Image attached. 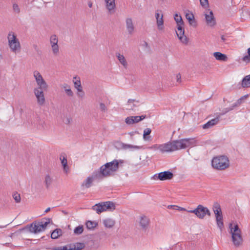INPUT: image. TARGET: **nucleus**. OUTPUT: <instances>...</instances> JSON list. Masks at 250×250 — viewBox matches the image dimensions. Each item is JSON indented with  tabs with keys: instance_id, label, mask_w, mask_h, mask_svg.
<instances>
[{
	"instance_id": "1",
	"label": "nucleus",
	"mask_w": 250,
	"mask_h": 250,
	"mask_svg": "<svg viewBox=\"0 0 250 250\" xmlns=\"http://www.w3.org/2000/svg\"><path fill=\"white\" fill-rule=\"evenodd\" d=\"M124 162V160L121 159H114L111 162L106 163L101 167L99 173L104 177L112 175L122 166Z\"/></svg>"
},
{
	"instance_id": "2",
	"label": "nucleus",
	"mask_w": 250,
	"mask_h": 250,
	"mask_svg": "<svg viewBox=\"0 0 250 250\" xmlns=\"http://www.w3.org/2000/svg\"><path fill=\"white\" fill-rule=\"evenodd\" d=\"M229 233L231 234V241L233 245L236 247H239L243 243V238L241 235V230L237 224L230 223L229 225Z\"/></svg>"
},
{
	"instance_id": "3",
	"label": "nucleus",
	"mask_w": 250,
	"mask_h": 250,
	"mask_svg": "<svg viewBox=\"0 0 250 250\" xmlns=\"http://www.w3.org/2000/svg\"><path fill=\"white\" fill-rule=\"evenodd\" d=\"M174 19L177 26L178 32H176L177 36L182 43L187 44L188 42V40L186 36L185 35V30L183 27L184 23L182 17L177 13H176L174 15Z\"/></svg>"
},
{
	"instance_id": "4",
	"label": "nucleus",
	"mask_w": 250,
	"mask_h": 250,
	"mask_svg": "<svg viewBox=\"0 0 250 250\" xmlns=\"http://www.w3.org/2000/svg\"><path fill=\"white\" fill-rule=\"evenodd\" d=\"M213 168L218 170H224L229 166V158L225 155H220L214 157L211 161Z\"/></svg>"
},
{
	"instance_id": "5",
	"label": "nucleus",
	"mask_w": 250,
	"mask_h": 250,
	"mask_svg": "<svg viewBox=\"0 0 250 250\" xmlns=\"http://www.w3.org/2000/svg\"><path fill=\"white\" fill-rule=\"evenodd\" d=\"M92 208L96 211L97 213L100 214L107 210L113 211L115 209V204L110 201L103 202L95 204Z\"/></svg>"
},
{
	"instance_id": "6",
	"label": "nucleus",
	"mask_w": 250,
	"mask_h": 250,
	"mask_svg": "<svg viewBox=\"0 0 250 250\" xmlns=\"http://www.w3.org/2000/svg\"><path fill=\"white\" fill-rule=\"evenodd\" d=\"M212 208L215 215L217 227L220 231H222L224 227V223L223 221V215L220 205L218 203L215 202L213 204Z\"/></svg>"
},
{
	"instance_id": "7",
	"label": "nucleus",
	"mask_w": 250,
	"mask_h": 250,
	"mask_svg": "<svg viewBox=\"0 0 250 250\" xmlns=\"http://www.w3.org/2000/svg\"><path fill=\"white\" fill-rule=\"evenodd\" d=\"M46 221H41L31 224L29 227V231L34 233H37L44 231L47 226L50 223V219L46 218Z\"/></svg>"
},
{
	"instance_id": "8",
	"label": "nucleus",
	"mask_w": 250,
	"mask_h": 250,
	"mask_svg": "<svg viewBox=\"0 0 250 250\" xmlns=\"http://www.w3.org/2000/svg\"><path fill=\"white\" fill-rule=\"evenodd\" d=\"M178 149H185L195 145L196 141L194 138H184L176 140Z\"/></svg>"
},
{
	"instance_id": "9",
	"label": "nucleus",
	"mask_w": 250,
	"mask_h": 250,
	"mask_svg": "<svg viewBox=\"0 0 250 250\" xmlns=\"http://www.w3.org/2000/svg\"><path fill=\"white\" fill-rule=\"evenodd\" d=\"M160 147L161 152L162 153L171 152L178 150L176 140L161 144Z\"/></svg>"
},
{
	"instance_id": "10",
	"label": "nucleus",
	"mask_w": 250,
	"mask_h": 250,
	"mask_svg": "<svg viewBox=\"0 0 250 250\" xmlns=\"http://www.w3.org/2000/svg\"><path fill=\"white\" fill-rule=\"evenodd\" d=\"M206 23L210 27H213L216 24V19L214 16L212 11L208 9L204 12Z\"/></svg>"
},
{
	"instance_id": "11",
	"label": "nucleus",
	"mask_w": 250,
	"mask_h": 250,
	"mask_svg": "<svg viewBox=\"0 0 250 250\" xmlns=\"http://www.w3.org/2000/svg\"><path fill=\"white\" fill-rule=\"evenodd\" d=\"M173 177V174L170 171H165L154 174L152 179L155 180L165 181L171 179Z\"/></svg>"
},
{
	"instance_id": "12",
	"label": "nucleus",
	"mask_w": 250,
	"mask_h": 250,
	"mask_svg": "<svg viewBox=\"0 0 250 250\" xmlns=\"http://www.w3.org/2000/svg\"><path fill=\"white\" fill-rule=\"evenodd\" d=\"M46 89H42L40 88H35L34 92L37 100L38 104L40 105H42L45 103V97L43 93V90Z\"/></svg>"
},
{
	"instance_id": "13",
	"label": "nucleus",
	"mask_w": 250,
	"mask_h": 250,
	"mask_svg": "<svg viewBox=\"0 0 250 250\" xmlns=\"http://www.w3.org/2000/svg\"><path fill=\"white\" fill-rule=\"evenodd\" d=\"M195 211L196 212V216L200 219H203L206 214L210 216L211 214L210 211L207 207H205L201 205L197 207Z\"/></svg>"
},
{
	"instance_id": "14",
	"label": "nucleus",
	"mask_w": 250,
	"mask_h": 250,
	"mask_svg": "<svg viewBox=\"0 0 250 250\" xmlns=\"http://www.w3.org/2000/svg\"><path fill=\"white\" fill-rule=\"evenodd\" d=\"M33 74L37 85H38L37 88L47 89L48 85L41 74L38 71H35Z\"/></svg>"
},
{
	"instance_id": "15",
	"label": "nucleus",
	"mask_w": 250,
	"mask_h": 250,
	"mask_svg": "<svg viewBox=\"0 0 250 250\" xmlns=\"http://www.w3.org/2000/svg\"><path fill=\"white\" fill-rule=\"evenodd\" d=\"M100 174L99 172L94 173L91 176L88 177L82 183L81 186L85 187L86 188H90L93 182L94 179Z\"/></svg>"
},
{
	"instance_id": "16",
	"label": "nucleus",
	"mask_w": 250,
	"mask_h": 250,
	"mask_svg": "<svg viewBox=\"0 0 250 250\" xmlns=\"http://www.w3.org/2000/svg\"><path fill=\"white\" fill-rule=\"evenodd\" d=\"M125 26L128 34L132 35L135 30V26L133 23L132 20L131 18H127L125 20Z\"/></svg>"
},
{
	"instance_id": "17",
	"label": "nucleus",
	"mask_w": 250,
	"mask_h": 250,
	"mask_svg": "<svg viewBox=\"0 0 250 250\" xmlns=\"http://www.w3.org/2000/svg\"><path fill=\"white\" fill-rule=\"evenodd\" d=\"M220 119V115H217L215 118L208 121L207 123L203 125V128L204 129H208L211 128V127H212L213 126L219 123Z\"/></svg>"
},
{
	"instance_id": "18",
	"label": "nucleus",
	"mask_w": 250,
	"mask_h": 250,
	"mask_svg": "<svg viewBox=\"0 0 250 250\" xmlns=\"http://www.w3.org/2000/svg\"><path fill=\"white\" fill-rule=\"evenodd\" d=\"M149 223V220L147 217L142 216L141 217L140 225L143 230H146L148 228Z\"/></svg>"
},
{
	"instance_id": "19",
	"label": "nucleus",
	"mask_w": 250,
	"mask_h": 250,
	"mask_svg": "<svg viewBox=\"0 0 250 250\" xmlns=\"http://www.w3.org/2000/svg\"><path fill=\"white\" fill-rule=\"evenodd\" d=\"M241 87L246 88L250 86V75L246 76L242 80L241 83L239 84Z\"/></svg>"
},
{
	"instance_id": "20",
	"label": "nucleus",
	"mask_w": 250,
	"mask_h": 250,
	"mask_svg": "<svg viewBox=\"0 0 250 250\" xmlns=\"http://www.w3.org/2000/svg\"><path fill=\"white\" fill-rule=\"evenodd\" d=\"M122 148L124 149H140L142 146H139L132 145L130 144H126L123 143H120Z\"/></svg>"
},
{
	"instance_id": "21",
	"label": "nucleus",
	"mask_w": 250,
	"mask_h": 250,
	"mask_svg": "<svg viewBox=\"0 0 250 250\" xmlns=\"http://www.w3.org/2000/svg\"><path fill=\"white\" fill-rule=\"evenodd\" d=\"M213 56L217 60L220 61H226L228 59L226 55L219 52H216L213 53Z\"/></svg>"
},
{
	"instance_id": "22",
	"label": "nucleus",
	"mask_w": 250,
	"mask_h": 250,
	"mask_svg": "<svg viewBox=\"0 0 250 250\" xmlns=\"http://www.w3.org/2000/svg\"><path fill=\"white\" fill-rule=\"evenodd\" d=\"M104 1L106 4V7L109 11L115 9V0H104Z\"/></svg>"
},
{
	"instance_id": "23",
	"label": "nucleus",
	"mask_w": 250,
	"mask_h": 250,
	"mask_svg": "<svg viewBox=\"0 0 250 250\" xmlns=\"http://www.w3.org/2000/svg\"><path fill=\"white\" fill-rule=\"evenodd\" d=\"M116 57H117L120 62L124 66V67L126 68L127 66V63L124 55H121L120 53H116Z\"/></svg>"
},
{
	"instance_id": "24",
	"label": "nucleus",
	"mask_w": 250,
	"mask_h": 250,
	"mask_svg": "<svg viewBox=\"0 0 250 250\" xmlns=\"http://www.w3.org/2000/svg\"><path fill=\"white\" fill-rule=\"evenodd\" d=\"M62 230L60 229H56L54 230L51 234L52 239H57L60 236L62 235Z\"/></svg>"
},
{
	"instance_id": "25",
	"label": "nucleus",
	"mask_w": 250,
	"mask_h": 250,
	"mask_svg": "<svg viewBox=\"0 0 250 250\" xmlns=\"http://www.w3.org/2000/svg\"><path fill=\"white\" fill-rule=\"evenodd\" d=\"M53 178L51 177L49 174H47L45 176L44 179V183L47 188H49L53 182Z\"/></svg>"
},
{
	"instance_id": "26",
	"label": "nucleus",
	"mask_w": 250,
	"mask_h": 250,
	"mask_svg": "<svg viewBox=\"0 0 250 250\" xmlns=\"http://www.w3.org/2000/svg\"><path fill=\"white\" fill-rule=\"evenodd\" d=\"M104 224L105 227L111 228L115 224V221L110 218H107L104 220Z\"/></svg>"
},
{
	"instance_id": "27",
	"label": "nucleus",
	"mask_w": 250,
	"mask_h": 250,
	"mask_svg": "<svg viewBox=\"0 0 250 250\" xmlns=\"http://www.w3.org/2000/svg\"><path fill=\"white\" fill-rule=\"evenodd\" d=\"M249 95L246 94L244 96H242L240 98H239L236 102L234 103L235 104H236V106H238L239 105L241 104L242 103H245L249 98Z\"/></svg>"
},
{
	"instance_id": "28",
	"label": "nucleus",
	"mask_w": 250,
	"mask_h": 250,
	"mask_svg": "<svg viewBox=\"0 0 250 250\" xmlns=\"http://www.w3.org/2000/svg\"><path fill=\"white\" fill-rule=\"evenodd\" d=\"M10 49L14 52H15L18 48L20 47V43L19 41L14 42V43H9Z\"/></svg>"
},
{
	"instance_id": "29",
	"label": "nucleus",
	"mask_w": 250,
	"mask_h": 250,
	"mask_svg": "<svg viewBox=\"0 0 250 250\" xmlns=\"http://www.w3.org/2000/svg\"><path fill=\"white\" fill-rule=\"evenodd\" d=\"M8 43H14V42L19 41L17 39L16 35L12 32L9 33L8 35Z\"/></svg>"
},
{
	"instance_id": "30",
	"label": "nucleus",
	"mask_w": 250,
	"mask_h": 250,
	"mask_svg": "<svg viewBox=\"0 0 250 250\" xmlns=\"http://www.w3.org/2000/svg\"><path fill=\"white\" fill-rule=\"evenodd\" d=\"M132 104V106H130L129 109H134V107L139 106V102L134 99H129L127 101V105H130Z\"/></svg>"
},
{
	"instance_id": "31",
	"label": "nucleus",
	"mask_w": 250,
	"mask_h": 250,
	"mask_svg": "<svg viewBox=\"0 0 250 250\" xmlns=\"http://www.w3.org/2000/svg\"><path fill=\"white\" fill-rule=\"evenodd\" d=\"M85 225L88 229H93L96 227L97 223L95 221H88Z\"/></svg>"
},
{
	"instance_id": "32",
	"label": "nucleus",
	"mask_w": 250,
	"mask_h": 250,
	"mask_svg": "<svg viewBox=\"0 0 250 250\" xmlns=\"http://www.w3.org/2000/svg\"><path fill=\"white\" fill-rule=\"evenodd\" d=\"M151 130L150 128H146L144 130L143 138L145 140H149L150 137L149 135L151 133Z\"/></svg>"
},
{
	"instance_id": "33",
	"label": "nucleus",
	"mask_w": 250,
	"mask_h": 250,
	"mask_svg": "<svg viewBox=\"0 0 250 250\" xmlns=\"http://www.w3.org/2000/svg\"><path fill=\"white\" fill-rule=\"evenodd\" d=\"M235 107H236V104H233L230 106L224 108L222 111V113H219L218 115H220V116L221 115H224L227 113L229 112V111L233 110Z\"/></svg>"
},
{
	"instance_id": "34",
	"label": "nucleus",
	"mask_w": 250,
	"mask_h": 250,
	"mask_svg": "<svg viewBox=\"0 0 250 250\" xmlns=\"http://www.w3.org/2000/svg\"><path fill=\"white\" fill-rule=\"evenodd\" d=\"M58 39L56 35H52L50 38V43L51 45L58 44Z\"/></svg>"
},
{
	"instance_id": "35",
	"label": "nucleus",
	"mask_w": 250,
	"mask_h": 250,
	"mask_svg": "<svg viewBox=\"0 0 250 250\" xmlns=\"http://www.w3.org/2000/svg\"><path fill=\"white\" fill-rule=\"evenodd\" d=\"M84 247V244L82 243H77L72 247V250H81Z\"/></svg>"
},
{
	"instance_id": "36",
	"label": "nucleus",
	"mask_w": 250,
	"mask_h": 250,
	"mask_svg": "<svg viewBox=\"0 0 250 250\" xmlns=\"http://www.w3.org/2000/svg\"><path fill=\"white\" fill-rule=\"evenodd\" d=\"M186 18L190 24H192L193 22H195L194 17L192 14L187 13Z\"/></svg>"
},
{
	"instance_id": "37",
	"label": "nucleus",
	"mask_w": 250,
	"mask_h": 250,
	"mask_svg": "<svg viewBox=\"0 0 250 250\" xmlns=\"http://www.w3.org/2000/svg\"><path fill=\"white\" fill-rule=\"evenodd\" d=\"M163 18V16L162 15L159 18V19H156L157 25L159 29H161L162 28L161 26H163L164 24V21Z\"/></svg>"
},
{
	"instance_id": "38",
	"label": "nucleus",
	"mask_w": 250,
	"mask_h": 250,
	"mask_svg": "<svg viewBox=\"0 0 250 250\" xmlns=\"http://www.w3.org/2000/svg\"><path fill=\"white\" fill-rule=\"evenodd\" d=\"M83 226H79L75 228L74 230V232L76 234L80 235L83 233Z\"/></svg>"
},
{
	"instance_id": "39",
	"label": "nucleus",
	"mask_w": 250,
	"mask_h": 250,
	"mask_svg": "<svg viewBox=\"0 0 250 250\" xmlns=\"http://www.w3.org/2000/svg\"><path fill=\"white\" fill-rule=\"evenodd\" d=\"M134 123H137L146 118V115L133 116Z\"/></svg>"
},
{
	"instance_id": "40",
	"label": "nucleus",
	"mask_w": 250,
	"mask_h": 250,
	"mask_svg": "<svg viewBox=\"0 0 250 250\" xmlns=\"http://www.w3.org/2000/svg\"><path fill=\"white\" fill-rule=\"evenodd\" d=\"M52 50L54 55H57L59 52V47L58 44L51 45Z\"/></svg>"
},
{
	"instance_id": "41",
	"label": "nucleus",
	"mask_w": 250,
	"mask_h": 250,
	"mask_svg": "<svg viewBox=\"0 0 250 250\" xmlns=\"http://www.w3.org/2000/svg\"><path fill=\"white\" fill-rule=\"evenodd\" d=\"M125 122L127 125H132L135 124L133 116L127 117L125 120Z\"/></svg>"
},
{
	"instance_id": "42",
	"label": "nucleus",
	"mask_w": 250,
	"mask_h": 250,
	"mask_svg": "<svg viewBox=\"0 0 250 250\" xmlns=\"http://www.w3.org/2000/svg\"><path fill=\"white\" fill-rule=\"evenodd\" d=\"M13 197L16 203L20 202L21 199L20 194H18L17 192L14 193L13 194Z\"/></svg>"
},
{
	"instance_id": "43",
	"label": "nucleus",
	"mask_w": 250,
	"mask_h": 250,
	"mask_svg": "<svg viewBox=\"0 0 250 250\" xmlns=\"http://www.w3.org/2000/svg\"><path fill=\"white\" fill-rule=\"evenodd\" d=\"M248 54L243 58V60L245 62H249L250 61V47L247 49Z\"/></svg>"
},
{
	"instance_id": "44",
	"label": "nucleus",
	"mask_w": 250,
	"mask_h": 250,
	"mask_svg": "<svg viewBox=\"0 0 250 250\" xmlns=\"http://www.w3.org/2000/svg\"><path fill=\"white\" fill-rule=\"evenodd\" d=\"M60 159L61 160V163H62V165L63 167V168L64 169H65V168L67 167V159L65 157H63L62 159V158L61 157L60 158Z\"/></svg>"
},
{
	"instance_id": "45",
	"label": "nucleus",
	"mask_w": 250,
	"mask_h": 250,
	"mask_svg": "<svg viewBox=\"0 0 250 250\" xmlns=\"http://www.w3.org/2000/svg\"><path fill=\"white\" fill-rule=\"evenodd\" d=\"M100 109L102 112H105L107 110V108L104 104L100 103Z\"/></svg>"
},
{
	"instance_id": "46",
	"label": "nucleus",
	"mask_w": 250,
	"mask_h": 250,
	"mask_svg": "<svg viewBox=\"0 0 250 250\" xmlns=\"http://www.w3.org/2000/svg\"><path fill=\"white\" fill-rule=\"evenodd\" d=\"M160 146H161V145L155 144V145H152V146H150L149 149L154 150H159L161 152Z\"/></svg>"
},
{
	"instance_id": "47",
	"label": "nucleus",
	"mask_w": 250,
	"mask_h": 250,
	"mask_svg": "<svg viewBox=\"0 0 250 250\" xmlns=\"http://www.w3.org/2000/svg\"><path fill=\"white\" fill-rule=\"evenodd\" d=\"M13 9L16 13L19 14L20 12V8L17 3H14L13 5Z\"/></svg>"
},
{
	"instance_id": "48",
	"label": "nucleus",
	"mask_w": 250,
	"mask_h": 250,
	"mask_svg": "<svg viewBox=\"0 0 250 250\" xmlns=\"http://www.w3.org/2000/svg\"><path fill=\"white\" fill-rule=\"evenodd\" d=\"M66 94L67 95V96H68V97H73V95H74V93L73 92V91H72V90L71 89V88H69L68 89H65V90H64Z\"/></svg>"
},
{
	"instance_id": "49",
	"label": "nucleus",
	"mask_w": 250,
	"mask_h": 250,
	"mask_svg": "<svg viewBox=\"0 0 250 250\" xmlns=\"http://www.w3.org/2000/svg\"><path fill=\"white\" fill-rule=\"evenodd\" d=\"M78 80L74 81V80H73V83H74V87L75 88H78L79 87H80V86H81V81H80V79L79 78H78Z\"/></svg>"
},
{
	"instance_id": "50",
	"label": "nucleus",
	"mask_w": 250,
	"mask_h": 250,
	"mask_svg": "<svg viewBox=\"0 0 250 250\" xmlns=\"http://www.w3.org/2000/svg\"><path fill=\"white\" fill-rule=\"evenodd\" d=\"M229 36L228 35H222L221 36V41H222L224 43H227L228 42H227V41H228V38L229 37Z\"/></svg>"
},
{
	"instance_id": "51",
	"label": "nucleus",
	"mask_w": 250,
	"mask_h": 250,
	"mask_svg": "<svg viewBox=\"0 0 250 250\" xmlns=\"http://www.w3.org/2000/svg\"><path fill=\"white\" fill-rule=\"evenodd\" d=\"M72 121V119L71 118L66 117L64 119L63 122L65 124H69Z\"/></svg>"
},
{
	"instance_id": "52",
	"label": "nucleus",
	"mask_w": 250,
	"mask_h": 250,
	"mask_svg": "<svg viewBox=\"0 0 250 250\" xmlns=\"http://www.w3.org/2000/svg\"><path fill=\"white\" fill-rule=\"evenodd\" d=\"M200 3L202 6L208 5V0H200Z\"/></svg>"
},
{
	"instance_id": "53",
	"label": "nucleus",
	"mask_w": 250,
	"mask_h": 250,
	"mask_svg": "<svg viewBox=\"0 0 250 250\" xmlns=\"http://www.w3.org/2000/svg\"><path fill=\"white\" fill-rule=\"evenodd\" d=\"M84 95H85V93L83 90L81 91L80 92H78L77 93V96L79 98H83L84 96Z\"/></svg>"
},
{
	"instance_id": "54",
	"label": "nucleus",
	"mask_w": 250,
	"mask_h": 250,
	"mask_svg": "<svg viewBox=\"0 0 250 250\" xmlns=\"http://www.w3.org/2000/svg\"><path fill=\"white\" fill-rule=\"evenodd\" d=\"M61 87L64 89V90H65V89L70 88V86L67 84V83L62 84Z\"/></svg>"
},
{
	"instance_id": "55",
	"label": "nucleus",
	"mask_w": 250,
	"mask_h": 250,
	"mask_svg": "<svg viewBox=\"0 0 250 250\" xmlns=\"http://www.w3.org/2000/svg\"><path fill=\"white\" fill-rule=\"evenodd\" d=\"M62 250H72L71 246H64L62 247Z\"/></svg>"
},
{
	"instance_id": "56",
	"label": "nucleus",
	"mask_w": 250,
	"mask_h": 250,
	"mask_svg": "<svg viewBox=\"0 0 250 250\" xmlns=\"http://www.w3.org/2000/svg\"><path fill=\"white\" fill-rule=\"evenodd\" d=\"M181 77L180 74V73L176 75L177 82L178 83H180L181 82Z\"/></svg>"
},
{
	"instance_id": "57",
	"label": "nucleus",
	"mask_w": 250,
	"mask_h": 250,
	"mask_svg": "<svg viewBox=\"0 0 250 250\" xmlns=\"http://www.w3.org/2000/svg\"><path fill=\"white\" fill-rule=\"evenodd\" d=\"M52 250H62V247H55L52 248Z\"/></svg>"
},
{
	"instance_id": "58",
	"label": "nucleus",
	"mask_w": 250,
	"mask_h": 250,
	"mask_svg": "<svg viewBox=\"0 0 250 250\" xmlns=\"http://www.w3.org/2000/svg\"><path fill=\"white\" fill-rule=\"evenodd\" d=\"M33 47H34V49H35V50L37 52H39V51H40V50H39V48H38V47L37 45H36V44H34V45H33Z\"/></svg>"
},
{
	"instance_id": "59",
	"label": "nucleus",
	"mask_w": 250,
	"mask_h": 250,
	"mask_svg": "<svg viewBox=\"0 0 250 250\" xmlns=\"http://www.w3.org/2000/svg\"><path fill=\"white\" fill-rule=\"evenodd\" d=\"M76 88L77 89L78 92L83 91V88H82V85L80 86V87H79L78 88Z\"/></svg>"
},
{
	"instance_id": "60",
	"label": "nucleus",
	"mask_w": 250,
	"mask_h": 250,
	"mask_svg": "<svg viewBox=\"0 0 250 250\" xmlns=\"http://www.w3.org/2000/svg\"><path fill=\"white\" fill-rule=\"evenodd\" d=\"M196 211V208H195L193 210H188V212H190V213H194L195 215H196V212L195 211Z\"/></svg>"
},
{
	"instance_id": "61",
	"label": "nucleus",
	"mask_w": 250,
	"mask_h": 250,
	"mask_svg": "<svg viewBox=\"0 0 250 250\" xmlns=\"http://www.w3.org/2000/svg\"><path fill=\"white\" fill-rule=\"evenodd\" d=\"M155 17H156V19H159V18H160V14L159 13H158V12L155 13Z\"/></svg>"
},
{
	"instance_id": "62",
	"label": "nucleus",
	"mask_w": 250,
	"mask_h": 250,
	"mask_svg": "<svg viewBox=\"0 0 250 250\" xmlns=\"http://www.w3.org/2000/svg\"><path fill=\"white\" fill-rule=\"evenodd\" d=\"M50 210V208H47L44 211V213H47L48 211Z\"/></svg>"
},
{
	"instance_id": "63",
	"label": "nucleus",
	"mask_w": 250,
	"mask_h": 250,
	"mask_svg": "<svg viewBox=\"0 0 250 250\" xmlns=\"http://www.w3.org/2000/svg\"><path fill=\"white\" fill-rule=\"evenodd\" d=\"M88 6H89V7H92V2H91V1H89V2H88Z\"/></svg>"
},
{
	"instance_id": "64",
	"label": "nucleus",
	"mask_w": 250,
	"mask_h": 250,
	"mask_svg": "<svg viewBox=\"0 0 250 250\" xmlns=\"http://www.w3.org/2000/svg\"><path fill=\"white\" fill-rule=\"evenodd\" d=\"M77 79V77L76 76L73 77V79Z\"/></svg>"
}]
</instances>
